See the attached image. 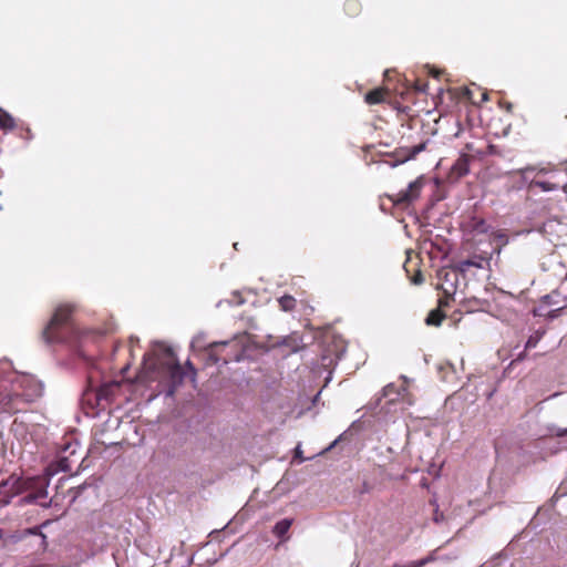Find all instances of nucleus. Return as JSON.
Returning <instances> with one entry per match:
<instances>
[{
    "mask_svg": "<svg viewBox=\"0 0 567 567\" xmlns=\"http://www.w3.org/2000/svg\"><path fill=\"white\" fill-rule=\"evenodd\" d=\"M518 176L523 186L528 192H554L558 189L566 190L567 187V166L565 165H530L511 173Z\"/></svg>",
    "mask_w": 567,
    "mask_h": 567,
    "instance_id": "nucleus-1",
    "label": "nucleus"
},
{
    "mask_svg": "<svg viewBox=\"0 0 567 567\" xmlns=\"http://www.w3.org/2000/svg\"><path fill=\"white\" fill-rule=\"evenodd\" d=\"M75 306L72 303L59 305L54 313L42 331V338L47 343H73L76 341L79 330L74 323L73 313Z\"/></svg>",
    "mask_w": 567,
    "mask_h": 567,
    "instance_id": "nucleus-2",
    "label": "nucleus"
},
{
    "mask_svg": "<svg viewBox=\"0 0 567 567\" xmlns=\"http://www.w3.org/2000/svg\"><path fill=\"white\" fill-rule=\"evenodd\" d=\"M206 364H227L231 361H239L243 349L237 340L212 342L205 347Z\"/></svg>",
    "mask_w": 567,
    "mask_h": 567,
    "instance_id": "nucleus-3",
    "label": "nucleus"
},
{
    "mask_svg": "<svg viewBox=\"0 0 567 567\" xmlns=\"http://www.w3.org/2000/svg\"><path fill=\"white\" fill-rule=\"evenodd\" d=\"M39 395V386L33 392L18 393L0 389V412L16 414L27 410V405Z\"/></svg>",
    "mask_w": 567,
    "mask_h": 567,
    "instance_id": "nucleus-4",
    "label": "nucleus"
},
{
    "mask_svg": "<svg viewBox=\"0 0 567 567\" xmlns=\"http://www.w3.org/2000/svg\"><path fill=\"white\" fill-rule=\"evenodd\" d=\"M423 186V177H419L411 182L405 190H401L396 195L385 196L392 202L394 206L405 208L420 197Z\"/></svg>",
    "mask_w": 567,
    "mask_h": 567,
    "instance_id": "nucleus-5",
    "label": "nucleus"
},
{
    "mask_svg": "<svg viewBox=\"0 0 567 567\" xmlns=\"http://www.w3.org/2000/svg\"><path fill=\"white\" fill-rule=\"evenodd\" d=\"M161 371L167 375L172 385L174 388L182 384L184 380V371L182 365L178 363L176 358L172 357L171 359L166 360L165 362H161Z\"/></svg>",
    "mask_w": 567,
    "mask_h": 567,
    "instance_id": "nucleus-6",
    "label": "nucleus"
},
{
    "mask_svg": "<svg viewBox=\"0 0 567 567\" xmlns=\"http://www.w3.org/2000/svg\"><path fill=\"white\" fill-rule=\"evenodd\" d=\"M474 159V156L467 153H462L461 156L455 161L449 172V181L457 182L462 177L470 173V164Z\"/></svg>",
    "mask_w": 567,
    "mask_h": 567,
    "instance_id": "nucleus-7",
    "label": "nucleus"
},
{
    "mask_svg": "<svg viewBox=\"0 0 567 567\" xmlns=\"http://www.w3.org/2000/svg\"><path fill=\"white\" fill-rule=\"evenodd\" d=\"M492 258V252L489 251H482L480 254H474L473 256L460 259L457 261V269L462 272H465L470 270L471 268H478L483 269L485 265H488L489 260Z\"/></svg>",
    "mask_w": 567,
    "mask_h": 567,
    "instance_id": "nucleus-8",
    "label": "nucleus"
},
{
    "mask_svg": "<svg viewBox=\"0 0 567 567\" xmlns=\"http://www.w3.org/2000/svg\"><path fill=\"white\" fill-rule=\"evenodd\" d=\"M23 489V482L20 477L11 475L7 481H4L0 485V496H2V501L8 503L9 499L18 494H20Z\"/></svg>",
    "mask_w": 567,
    "mask_h": 567,
    "instance_id": "nucleus-9",
    "label": "nucleus"
},
{
    "mask_svg": "<svg viewBox=\"0 0 567 567\" xmlns=\"http://www.w3.org/2000/svg\"><path fill=\"white\" fill-rule=\"evenodd\" d=\"M463 229L472 236L485 235L489 230V225L482 217L471 216L463 223Z\"/></svg>",
    "mask_w": 567,
    "mask_h": 567,
    "instance_id": "nucleus-10",
    "label": "nucleus"
},
{
    "mask_svg": "<svg viewBox=\"0 0 567 567\" xmlns=\"http://www.w3.org/2000/svg\"><path fill=\"white\" fill-rule=\"evenodd\" d=\"M425 148V143H420L412 147H399L393 152V156L395 157V162L393 166L396 164L405 163L409 159L414 158L420 152Z\"/></svg>",
    "mask_w": 567,
    "mask_h": 567,
    "instance_id": "nucleus-11",
    "label": "nucleus"
},
{
    "mask_svg": "<svg viewBox=\"0 0 567 567\" xmlns=\"http://www.w3.org/2000/svg\"><path fill=\"white\" fill-rule=\"evenodd\" d=\"M542 300L548 306H557L553 311H564L567 309L566 297L565 293H561L560 289L554 290L544 296Z\"/></svg>",
    "mask_w": 567,
    "mask_h": 567,
    "instance_id": "nucleus-12",
    "label": "nucleus"
},
{
    "mask_svg": "<svg viewBox=\"0 0 567 567\" xmlns=\"http://www.w3.org/2000/svg\"><path fill=\"white\" fill-rule=\"evenodd\" d=\"M389 93L386 87H377L365 94L364 101L370 105L380 104L386 100Z\"/></svg>",
    "mask_w": 567,
    "mask_h": 567,
    "instance_id": "nucleus-13",
    "label": "nucleus"
},
{
    "mask_svg": "<svg viewBox=\"0 0 567 567\" xmlns=\"http://www.w3.org/2000/svg\"><path fill=\"white\" fill-rule=\"evenodd\" d=\"M445 305H446V302L441 299L439 301V308L430 311V313L427 315V317L425 319V323L427 326H435V327L441 326L442 321L445 318V313L441 310V307H443Z\"/></svg>",
    "mask_w": 567,
    "mask_h": 567,
    "instance_id": "nucleus-14",
    "label": "nucleus"
},
{
    "mask_svg": "<svg viewBox=\"0 0 567 567\" xmlns=\"http://www.w3.org/2000/svg\"><path fill=\"white\" fill-rule=\"evenodd\" d=\"M292 523H293L292 518H284V519L279 520L274 526V529H272L274 535L282 540L287 539L286 536H287Z\"/></svg>",
    "mask_w": 567,
    "mask_h": 567,
    "instance_id": "nucleus-15",
    "label": "nucleus"
},
{
    "mask_svg": "<svg viewBox=\"0 0 567 567\" xmlns=\"http://www.w3.org/2000/svg\"><path fill=\"white\" fill-rule=\"evenodd\" d=\"M346 14L350 18L358 17L362 11V6L359 0H347L343 4Z\"/></svg>",
    "mask_w": 567,
    "mask_h": 567,
    "instance_id": "nucleus-16",
    "label": "nucleus"
},
{
    "mask_svg": "<svg viewBox=\"0 0 567 567\" xmlns=\"http://www.w3.org/2000/svg\"><path fill=\"white\" fill-rule=\"evenodd\" d=\"M16 127V120L0 107V130L11 131Z\"/></svg>",
    "mask_w": 567,
    "mask_h": 567,
    "instance_id": "nucleus-17",
    "label": "nucleus"
},
{
    "mask_svg": "<svg viewBox=\"0 0 567 567\" xmlns=\"http://www.w3.org/2000/svg\"><path fill=\"white\" fill-rule=\"evenodd\" d=\"M278 303L282 311L290 312L296 309L297 300L290 295H284L278 299Z\"/></svg>",
    "mask_w": 567,
    "mask_h": 567,
    "instance_id": "nucleus-18",
    "label": "nucleus"
},
{
    "mask_svg": "<svg viewBox=\"0 0 567 567\" xmlns=\"http://www.w3.org/2000/svg\"><path fill=\"white\" fill-rule=\"evenodd\" d=\"M22 385L24 388V391L22 393H27V392H33L35 390V386H39V395L37 396L40 398L43 393V386L40 382L35 381V380H32V379H24L22 381Z\"/></svg>",
    "mask_w": 567,
    "mask_h": 567,
    "instance_id": "nucleus-19",
    "label": "nucleus"
},
{
    "mask_svg": "<svg viewBox=\"0 0 567 567\" xmlns=\"http://www.w3.org/2000/svg\"><path fill=\"white\" fill-rule=\"evenodd\" d=\"M433 559L434 558L432 556H427V557L419 559V560L410 561L406 565L394 564L392 567H424L426 564H429Z\"/></svg>",
    "mask_w": 567,
    "mask_h": 567,
    "instance_id": "nucleus-20",
    "label": "nucleus"
},
{
    "mask_svg": "<svg viewBox=\"0 0 567 567\" xmlns=\"http://www.w3.org/2000/svg\"><path fill=\"white\" fill-rule=\"evenodd\" d=\"M454 92L456 93V97L460 99V100H468L471 101V90L467 89V87H461V89H455Z\"/></svg>",
    "mask_w": 567,
    "mask_h": 567,
    "instance_id": "nucleus-21",
    "label": "nucleus"
},
{
    "mask_svg": "<svg viewBox=\"0 0 567 567\" xmlns=\"http://www.w3.org/2000/svg\"><path fill=\"white\" fill-rule=\"evenodd\" d=\"M542 338V333L536 332L535 334L530 336L528 340L526 341L525 349H533L537 346L538 341Z\"/></svg>",
    "mask_w": 567,
    "mask_h": 567,
    "instance_id": "nucleus-22",
    "label": "nucleus"
},
{
    "mask_svg": "<svg viewBox=\"0 0 567 567\" xmlns=\"http://www.w3.org/2000/svg\"><path fill=\"white\" fill-rule=\"evenodd\" d=\"M58 468L55 471H62V472H68L71 470L70 467V463H69V458L68 457H61L58 463Z\"/></svg>",
    "mask_w": 567,
    "mask_h": 567,
    "instance_id": "nucleus-23",
    "label": "nucleus"
},
{
    "mask_svg": "<svg viewBox=\"0 0 567 567\" xmlns=\"http://www.w3.org/2000/svg\"><path fill=\"white\" fill-rule=\"evenodd\" d=\"M423 280H424V278H423L421 270H416L415 274L411 277V281L414 285H420L423 282Z\"/></svg>",
    "mask_w": 567,
    "mask_h": 567,
    "instance_id": "nucleus-24",
    "label": "nucleus"
},
{
    "mask_svg": "<svg viewBox=\"0 0 567 567\" xmlns=\"http://www.w3.org/2000/svg\"><path fill=\"white\" fill-rule=\"evenodd\" d=\"M28 533L33 534V535H39V536L42 538V543H44V542H45V535H43L42 533H40L38 527H34V528L28 529Z\"/></svg>",
    "mask_w": 567,
    "mask_h": 567,
    "instance_id": "nucleus-25",
    "label": "nucleus"
},
{
    "mask_svg": "<svg viewBox=\"0 0 567 567\" xmlns=\"http://www.w3.org/2000/svg\"><path fill=\"white\" fill-rule=\"evenodd\" d=\"M551 431L556 436H559V437L567 435V427L566 429H556V430H551Z\"/></svg>",
    "mask_w": 567,
    "mask_h": 567,
    "instance_id": "nucleus-26",
    "label": "nucleus"
},
{
    "mask_svg": "<svg viewBox=\"0 0 567 567\" xmlns=\"http://www.w3.org/2000/svg\"><path fill=\"white\" fill-rule=\"evenodd\" d=\"M443 73H444V72H443V71H441V70H434V69H432V70L430 71V74H431L433 78H435V79H440V78H441V75H442Z\"/></svg>",
    "mask_w": 567,
    "mask_h": 567,
    "instance_id": "nucleus-27",
    "label": "nucleus"
},
{
    "mask_svg": "<svg viewBox=\"0 0 567 567\" xmlns=\"http://www.w3.org/2000/svg\"><path fill=\"white\" fill-rule=\"evenodd\" d=\"M186 368L192 372L193 377L196 375V369L189 360L186 362Z\"/></svg>",
    "mask_w": 567,
    "mask_h": 567,
    "instance_id": "nucleus-28",
    "label": "nucleus"
},
{
    "mask_svg": "<svg viewBox=\"0 0 567 567\" xmlns=\"http://www.w3.org/2000/svg\"><path fill=\"white\" fill-rule=\"evenodd\" d=\"M234 297H238V300L234 301L236 305H241L244 303V300L240 298L239 293L238 292H234Z\"/></svg>",
    "mask_w": 567,
    "mask_h": 567,
    "instance_id": "nucleus-29",
    "label": "nucleus"
},
{
    "mask_svg": "<svg viewBox=\"0 0 567 567\" xmlns=\"http://www.w3.org/2000/svg\"><path fill=\"white\" fill-rule=\"evenodd\" d=\"M465 148H466V151H468V152H473V151H474V148H473V145H472V144H466V145H465Z\"/></svg>",
    "mask_w": 567,
    "mask_h": 567,
    "instance_id": "nucleus-30",
    "label": "nucleus"
},
{
    "mask_svg": "<svg viewBox=\"0 0 567 567\" xmlns=\"http://www.w3.org/2000/svg\"><path fill=\"white\" fill-rule=\"evenodd\" d=\"M415 89H416L417 91H424V85H422V86H421V85H419V84H417V85L415 86Z\"/></svg>",
    "mask_w": 567,
    "mask_h": 567,
    "instance_id": "nucleus-31",
    "label": "nucleus"
},
{
    "mask_svg": "<svg viewBox=\"0 0 567 567\" xmlns=\"http://www.w3.org/2000/svg\"><path fill=\"white\" fill-rule=\"evenodd\" d=\"M301 452L299 449L296 450V456H300Z\"/></svg>",
    "mask_w": 567,
    "mask_h": 567,
    "instance_id": "nucleus-32",
    "label": "nucleus"
},
{
    "mask_svg": "<svg viewBox=\"0 0 567 567\" xmlns=\"http://www.w3.org/2000/svg\"><path fill=\"white\" fill-rule=\"evenodd\" d=\"M497 237H499V238H505L506 236H505V235H503V234H497Z\"/></svg>",
    "mask_w": 567,
    "mask_h": 567,
    "instance_id": "nucleus-33",
    "label": "nucleus"
},
{
    "mask_svg": "<svg viewBox=\"0 0 567 567\" xmlns=\"http://www.w3.org/2000/svg\"><path fill=\"white\" fill-rule=\"evenodd\" d=\"M483 100H487V94L483 93Z\"/></svg>",
    "mask_w": 567,
    "mask_h": 567,
    "instance_id": "nucleus-34",
    "label": "nucleus"
}]
</instances>
